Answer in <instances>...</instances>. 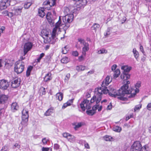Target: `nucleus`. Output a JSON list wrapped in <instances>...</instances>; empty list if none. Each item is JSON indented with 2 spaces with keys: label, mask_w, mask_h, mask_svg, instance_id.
Instances as JSON below:
<instances>
[{
  "label": "nucleus",
  "mask_w": 151,
  "mask_h": 151,
  "mask_svg": "<svg viewBox=\"0 0 151 151\" xmlns=\"http://www.w3.org/2000/svg\"><path fill=\"white\" fill-rule=\"evenodd\" d=\"M20 147V145L18 143H16L14 145L13 148L15 149L16 148L19 149Z\"/></svg>",
  "instance_id": "obj_48"
},
{
  "label": "nucleus",
  "mask_w": 151,
  "mask_h": 151,
  "mask_svg": "<svg viewBox=\"0 0 151 151\" xmlns=\"http://www.w3.org/2000/svg\"><path fill=\"white\" fill-rule=\"evenodd\" d=\"M68 50L67 46H66L62 49V52L63 54H66Z\"/></svg>",
  "instance_id": "obj_41"
},
{
  "label": "nucleus",
  "mask_w": 151,
  "mask_h": 151,
  "mask_svg": "<svg viewBox=\"0 0 151 151\" xmlns=\"http://www.w3.org/2000/svg\"><path fill=\"white\" fill-rule=\"evenodd\" d=\"M54 109L52 108L49 109L45 113V115L49 116L51 115L53 112Z\"/></svg>",
  "instance_id": "obj_24"
},
{
  "label": "nucleus",
  "mask_w": 151,
  "mask_h": 151,
  "mask_svg": "<svg viewBox=\"0 0 151 151\" xmlns=\"http://www.w3.org/2000/svg\"><path fill=\"white\" fill-rule=\"evenodd\" d=\"M56 97L57 99L61 101L62 100L63 98V94L61 92L57 93L56 94Z\"/></svg>",
  "instance_id": "obj_26"
},
{
  "label": "nucleus",
  "mask_w": 151,
  "mask_h": 151,
  "mask_svg": "<svg viewBox=\"0 0 151 151\" xmlns=\"http://www.w3.org/2000/svg\"><path fill=\"white\" fill-rule=\"evenodd\" d=\"M78 41L80 42L81 43L83 44V45L86 43V42L83 39L81 38L78 39Z\"/></svg>",
  "instance_id": "obj_49"
},
{
  "label": "nucleus",
  "mask_w": 151,
  "mask_h": 151,
  "mask_svg": "<svg viewBox=\"0 0 151 151\" xmlns=\"http://www.w3.org/2000/svg\"><path fill=\"white\" fill-rule=\"evenodd\" d=\"M73 99H70L68 100L67 102L66 103L69 106H70L71 104L73 103Z\"/></svg>",
  "instance_id": "obj_55"
},
{
  "label": "nucleus",
  "mask_w": 151,
  "mask_h": 151,
  "mask_svg": "<svg viewBox=\"0 0 151 151\" xmlns=\"http://www.w3.org/2000/svg\"><path fill=\"white\" fill-rule=\"evenodd\" d=\"M19 106L16 102H13L11 105V109L14 112L17 110L19 109Z\"/></svg>",
  "instance_id": "obj_20"
},
{
  "label": "nucleus",
  "mask_w": 151,
  "mask_h": 151,
  "mask_svg": "<svg viewBox=\"0 0 151 151\" xmlns=\"http://www.w3.org/2000/svg\"><path fill=\"white\" fill-rule=\"evenodd\" d=\"M50 13L49 12H48L46 15V18L50 23H53L52 22V20L51 19V18L50 16Z\"/></svg>",
  "instance_id": "obj_34"
},
{
  "label": "nucleus",
  "mask_w": 151,
  "mask_h": 151,
  "mask_svg": "<svg viewBox=\"0 0 151 151\" xmlns=\"http://www.w3.org/2000/svg\"><path fill=\"white\" fill-rule=\"evenodd\" d=\"M54 148L55 149L58 150L59 148V145L57 144H55L54 145Z\"/></svg>",
  "instance_id": "obj_57"
},
{
  "label": "nucleus",
  "mask_w": 151,
  "mask_h": 151,
  "mask_svg": "<svg viewBox=\"0 0 151 151\" xmlns=\"http://www.w3.org/2000/svg\"><path fill=\"white\" fill-rule=\"evenodd\" d=\"M44 10V9L42 8L39 9L38 10L39 15L42 17H43L45 15Z\"/></svg>",
  "instance_id": "obj_23"
},
{
  "label": "nucleus",
  "mask_w": 151,
  "mask_h": 151,
  "mask_svg": "<svg viewBox=\"0 0 151 151\" xmlns=\"http://www.w3.org/2000/svg\"><path fill=\"white\" fill-rule=\"evenodd\" d=\"M106 109L107 110H111L112 109V105L111 103L107 106Z\"/></svg>",
  "instance_id": "obj_59"
},
{
  "label": "nucleus",
  "mask_w": 151,
  "mask_h": 151,
  "mask_svg": "<svg viewBox=\"0 0 151 151\" xmlns=\"http://www.w3.org/2000/svg\"><path fill=\"white\" fill-rule=\"evenodd\" d=\"M99 103V102H98V103ZM96 103L97 104L94 105V106H98L97 107V109L98 110V111H100L101 110V109H102V106L101 105L99 106V105H97L98 103Z\"/></svg>",
  "instance_id": "obj_52"
},
{
  "label": "nucleus",
  "mask_w": 151,
  "mask_h": 151,
  "mask_svg": "<svg viewBox=\"0 0 151 151\" xmlns=\"http://www.w3.org/2000/svg\"><path fill=\"white\" fill-rule=\"evenodd\" d=\"M107 51L105 49L102 48L100 50L98 51V53L99 54H103L104 53H106Z\"/></svg>",
  "instance_id": "obj_42"
},
{
  "label": "nucleus",
  "mask_w": 151,
  "mask_h": 151,
  "mask_svg": "<svg viewBox=\"0 0 151 151\" xmlns=\"http://www.w3.org/2000/svg\"><path fill=\"white\" fill-rule=\"evenodd\" d=\"M132 68L131 67L128 66L127 65H123L121 67V69L123 70V73H128L131 69Z\"/></svg>",
  "instance_id": "obj_19"
},
{
  "label": "nucleus",
  "mask_w": 151,
  "mask_h": 151,
  "mask_svg": "<svg viewBox=\"0 0 151 151\" xmlns=\"http://www.w3.org/2000/svg\"><path fill=\"white\" fill-rule=\"evenodd\" d=\"M67 139L68 141L70 142H73L75 140L74 136L70 134L68 136Z\"/></svg>",
  "instance_id": "obj_27"
},
{
  "label": "nucleus",
  "mask_w": 151,
  "mask_h": 151,
  "mask_svg": "<svg viewBox=\"0 0 151 151\" xmlns=\"http://www.w3.org/2000/svg\"><path fill=\"white\" fill-rule=\"evenodd\" d=\"M130 83L129 81H126V83L117 91L114 89L112 86L109 87V89L105 87L98 88L95 89V95L91 99V102L92 103L95 101L97 103L99 102L101 100L103 93L105 94L108 93L110 96L114 97H116L117 96H123L129 92L128 89V85Z\"/></svg>",
  "instance_id": "obj_1"
},
{
  "label": "nucleus",
  "mask_w": 151,
  "mask_h": 151,
  "mask_svg": "<svg viewBox=\"0 0 151 151\" xmlns=\"http://www.w3.org/2000/svg\"><path fill=\"white\" fill-rule=\"evenodd\" d=\"M98 106H94L93 107L92 109L86 111L87 114L91 116H92L96 112V110L97 109Z\"/></svg>",
  "instance_id": "obj_16"
},
{
  "label": "nucleus",
  "mask_w": 151,
  "mask_h": 151,
  "mask_svg": "<svg viewBox=\"0 0 151 151\" xmlns=\"http://www.w3.org/2000/svg\"><path fill=\"white\" fill-rule=\"evenodd\" d=\"M69 134L68 133H64L63 134V135L64 137L66 138H67L68 136L69 135Z\"/></svg>",
  "instance_id": "obj_61"
},
{
  "label": "nucleus",
  "mask_w": 151,
  "mask_h": 151,
  "mask_svg": "<svg viewBox=\"0 0 151 151\" xmlns=\"http://www.w3.org/2000/svg\"><path fill=\"white\" fill-rule=\"evenodd\" d=\"M84 123L82 122L78 123L75 124L74 128L76 130L77 129L81 127L82 126L84 125Z\"/></svg>",
  "instance_id": "obj_33"
},
{
  "label": "nucleus",
  "mask_w": 151,
  "mask_h": 151,
  "mask_svg": "<svg viewBox=\"0 0 151 151\" xmlns=\"http://www.w3.org/2000/svg\"><path fill=\"white\" fill-rule=\"evenodd\" d=\"M32 5V3L31 2H26L24 5V7L25 9H27L29 8Z\"/></svg>",
  "instance_id": "obj_36"
},
{
  "label": "nucleus",
  "mask_w": 151,
  "mask_h": 151,
  "mask_svg": "<svg viewBox=\"0 0 151 151\" xmlns=\"http://www.w3.org/2000/svg\"><path fill=\"white\" fill-rule=\"evenodd\" d=\"M44 55L45 54L44 53H42L40 55L39 57L37 59V62H40V60L43 57Z\"/></svg>",
  "instance_id": "obj_47"
},
{
  "label": "nucleus",
  "mask_w": 151,
  "mask_h": 151,
  "mask_svg": "<svg viewBox=\"0 0 151 151\" xmlns=\"http://www.w3.org/2000/svg\"><path fill=\"white\" fill-rule=\"evenodd\" d=\"M70 77V73H67L66 74L65 78V82L68 81Z\"/></svg>",
  "instance_id": "obj_44"
},
{
  "label": "nucleus",
  "mask_w": 151,
  "mask_h": 151,
  "mask_svg": "<svg viewBox=\"0 0 151 151\" xmlns=\"http://www.w3.org/2000/svg\"><path fill=\"white\" fill-rule=\"evenodd\" d=\"M140 51L143 53H144L145 52L143 50V47L141 45L140 47Z\"/></svg>",
  "instance_id": "obj_64"
},
{
  "label": "nucleus",
  "mask_w": 151,
  "mask_h": 151,
  "mask_svg": "<svg viewBox=\"0 0 151 151\" xmlns=\"http://www.w3.org/2000/svg\"><path fill=\"white\" fill-rule=\"evenodd\" d=\"M133 52L135 58L137 60L139 56L138 52L136 50L135 48H134L133 50Z\"/></svg>",
  "instance_id": "obj_30"
},
{
  "label": "nucleus",
  "mask_w": 151,
  "mask_h": 151,
  "mask_svg": "<svg viewBox=\"0 0 151 151\" xmlns=\"http://www.w3.org/2000/svg\"><path fill=\"white\" fill-rule=\"evenodd\" d=\"M33 46V43L29 42H28L24 44L23 48L24 55H26L28 51L31 50Z\"/></svg>",
  "instance_id": "obj_9"
},
{
  "label": "nucleus",
  "mask_w": 151,
  "mask_h": 151,
  "mask_svg": "<svg viewBox=\"0 0 151 151\" xmlns=\"http://www.w3.org/2000/svg\"><path fill=\"white\" fill-rule=\"evenodd\" d=\"M24 68V63L21 60H19L16 62L15 64L14 71L17 74L22 73Z\"/></svg>",
  "instance_id": "obj_5"
},
{
  "label": "nucleus",
  "mask_w": 151,
  "mask_h": 151,
  "mask_svg": "<svg viewBox=\"0 0 151 151\" xmlns=\"http://www.w3.org/2000/svg\"><path fill=\"white\" fill-rule=\"evenodd\" d=\"M112 78L111 77H110L109 76H107L105 80H104L102 82L101 85V87L100 88L104 87L106 88L105 86H108L109 84L112 81Z\"/></svg>",
  "instance_id": "obj_12"
},
{
  "label": "nucleus",
  "mask_w": 151,
  "mask_h": 151,
  "mask_svg": "<svg viewBox=\"0 0 151 151\" xmlns=\"http://www.w3.org/2000/svg\"><path fill=\"white\" fill-rule=\"evenodd\" d=\"M104 139L107 141H111L112 139V137L111 136L106 135L104 137Z\"/></svg>",
  "instance_id": "obj_35"
},
{
  "label": "nucleus",
  "mask_w": 151,
  "mask_h": 151,
  "mask_svg": "<svg viewBox=\"0 0 151 151\" xmlns=\"http://www.w3.org/2000/svg\"><path fill=\"white\" fill-rule=\"evenodd\" d=\"M86 67L82 65L77 66L76 67V70L78 71H83L85 70Z\"/></svg>",
  "instance_id": "obj_31"
},
{
  "label": "nucleus",
  "mask_w": 151,
  "mask_h": 151,
  "mask_svg": "<svg viewBox=\"0 0 151 151\" xmlns=\"http://www.w3.org/2000/svg\"><path fill=\"white\" fill-rule=\"evenodd\" d=\"M121 127L118 126H116L114 128V130L117 132H120L121 131Z\"/></svg>",
  "instance_id": "obj_38"
},
{
  "label": "nucleus",
  "mask_w": 151,
  "mask_h": 151,
  "mask_svg": "<svg viewBox=\"0 0 151 151\" xmlns=\"http://www.w3.org/2000/svg\"><path fill=\"white\" fill-rule=\"evenodd\" d=\"M147 109L149 110H151V103L148 104L147 106Z\"/></svg>",
  "instance_id": "obj_60"
},
{
  "label": "nucleus",
  "mask_w": 151,
  "mask_h": 151,
  "mask_svg": "<svg viewBox=\"0 0 151 151\" xmlns=\"http://www.w3.org/2000/svg\"><path fill=\"white\" fill-rule=\"evenodd\" d=\"M141 147V145L140 142L136 141L132 145L130 151H140Z\"/></svg>",
  "instance_id": "obj_8"
},
{
  "label": "nucleus",
  "mask_w": 151,
  "mask_h": 151,
  "mask_svg": "<svg viewBox=\"0 0 151 151\" xmlns=\"http://www.w3.org/2000/svg\"><path fill=\"white\" fill-rule=\"evenodd\" d=\"M87 3L86 0H78L77 1L76 4L77 8H83L86 6Z\"/></svg>",
  "instance_id": "obj_11"
},
{
  "label": "nucleus",
  "mask_w": 151,
  "mask_h": 151,
  "mask_svg": "<svg viewBox=\"0 0 151 151\" xmlns=\"http://www.w3.org/2000/svg\"><path fill=\"white\" fill-rule=\"evenodd\" d=\"M91 99L90 102L87 99H84L83 101L80 104L81 108L83 111H84L86 110V109H89L91 108V104L93 103H91Z\"/></svg>",
  "instance_id": "obj_7"
},
{
  "label": "nucleus",
  "mask_w": 151,
  "mask_h": 151,
  "mask_svg": "<svg viewBox=\"0 0 151 151\" xmlns=\"http://www.w3.org/2000/svg\"><path fill=\"white\" fill-rule=\"evenodd\" d=\"M148 147L147 145H145L143 147H141L140 151H147Z\"/></svg>",
  "instance_id": "obj_43"
},
{
  "label": "nucleus",
  "mask_w": 151,
  "mask_h": 151,
  "mask_svg": "<svg viewBox=\"0 0 151 151\" xmlns=\"http://www.w3.org/2000/svg\"><path fill=\"white\" fill-rule=\"evenodd\" d=\"M52 79L51 73L50 72H49L45 76L44 80L45 82H47L51 80Z\"/></svg>",
  "instance_id": "obj_22"
},
{
  "label": "nucleus",
  "mask_w": 151,
  "mask_h": 151,
  "mask_svg": "<svg viewBox=\"0 0 151 151\" xmlns=\"http://www.w3.org/2000/svg\"><path fill=\"white\" fill-rule=\"evenodd\" d=\"M61 25V21L60 19L56 23L55 25V28H54L52 34L51 35H49L43 38L44 39V42L45 43H48L50 42L51 40L52 37L53 38H54L56 36V33L60 32V26Z\"/></svg>",
  "instance_id": "obj_2"
},
{
  "label": "nucleus",
  "mask_w": 151,
  "mask_h": 151,
  "mask_svg": "<svg viewBox=\"0 0 151 151\" xmlns=\"http://www.w3.org/2000/svg\"><path fill=\"white\" fill-rule=\"evenodd\" d=\"M69 106L66 103H65L63 105V106H62V108L63 109H64L67 106Z\"/></svg>",
  "instance_id": "obj_63"
},
{
  "label": "nucleus",
  "mask_w": 151,
  "mask_h": 151,
  "mask_svg": "<svg viewBox=\"0 0 151 151\" xmlns=\"http://www.w3.org/2000/svg\"><path fill=\"white\" fill-rule=\"evenodd\" d=\"M10 5L9 0H1L0 1V10H1L6 9Z\"/></svg>",
  "instance_id": "obj_10"
},
{
  "label": "nucleus",
  "mask_w": 151,
  "mask_h": 151,
  "mask_svg": "<svg viewBox=\"0 0 151 151\" xmlns=\"http://www.w3.org/2000/svg\"><path fill=\"white\" fill-rule=\"evenodd\" d=\"M23 7L21 6H15L13 8L14 14L16 16L20 15Z\"/></svg>",
  "instance_id": "obj_13"
},
{
  "label": "nucleus",
  "mask_w": 151,
  "mask_h": 151,
  "mask_svg": "<svg viewBox=\"0 0 151 151\" xmlns=\"http://www.w3.org/2000/svg\"><path fill=\"white\" fill-rule=\"evenodd\" d=\"M55 1L53 0H49V5L50 6H54L55 4Z\"/></svg>",
  "instance_id": "obj_40"
},
{
  "label": "nucleus",
  "mask_w": 151,
  "mask_h": 151,
  "mask_svg": "<svg viewBox=\"0 0 151 151\" xmlns=\"http://www.w3.org/2000/svg\"><path fill=\"white\" fill-rule=\"evenodd\" d=\"M49 150V148L45 147H43L42 148V151H48Z\"/></svg>",
  "instance_id": "obj_58"
},
{
  "label": "nucleus",
  "mask_w": 151,
  "mask_h": 151,
  "mask_svg": "<svg viewBox=\"0 0 151 151\" xmlns=\"http://www.w3.org/2000/svg\"><path fill=\"white\" fill-rule=\"evenodd\" d=\"M40 91H42V95H45L46 93L45 89V88L42 87L40 88Z\"/></svg>",
  "instance_id": "obj_51"
},
{
  "label": "nucleus",
  "mask_w": 151,
  "mask_h": 151,
  "mask_svg": "<svg viewBox=\"0 0 151 151\" xmlns=\"http://www.w3.org/2000/svg\"><path fill=\"white\" fill-rule=\"evenodd\" d=\"M8 148L6 146L3 147L1 149V151H8Z\"/></svg>",
  "instance_id": "obj_50"
},
{
  "label": "nucleus",
  "mask_w": 151,
  "mask_h": 151,
  "mask_svg": "<svg viewBox=\"0 0 151 151\" xmlns=\"http://www.w3.org/2000/svg\"><path fill=\"white\" fill-rule=\"evenodd\" d=\"M42 143L44 145H45L47 143V140L46 138H44L42 140Z\"/></svg>",
  "instance_id": "obj_56"
},
{
  "label": "nucleus",
  "mask_w": 151,
  "mask_h": 151,
  "mask_svg": "<svg viewBox=\"0 0 151 151\" xmlns=\"http://www.w3.org/2000/svg\"><path fill=\"white\" fill-rule=\"evenodd\" d=\"M84 144L85 147L87 149H89L90 148V147H89V145L88 143H87L86 142L84 141Z\"/></svg>",
  "instance_id": "obj_54"
},
{
  "label": "nucleus",
  "mask_w": 151,
  "mask_h": 151,
  "mask_svg": "<svg viewBox=\"0 0 151 151\" xmlns=\"http://www.w3.org/2000/svg\"><path fill=\"white\" fill-rule=\"evenodd\" d=\"M141 83L140 81H138L135 85V87L136 89H132L131 91L129 90V92L127 94L129 95L128 96L129 98H130L133 97L137 93H138L139 91V90L138 88H139L141 86Z\"/></svg>",
  "instance_id": "obj_6"
},
{
  "label": "nucleus",
  "mask_w": 151,
  "mask_h": 151,
  "mask_svg": "<svg viewBox=\"0 0 151 151\" xmlns=\"http://www.w3.org/2000/svg\"><path fill=\"white\" fill-rule=\"evenodd\" d=\"M120 71L119 69H117L114 72V78L118 77L120 74Z\"/></svg>",
  "instance_id": "obj_32"
},
{
  "label": "nucleus",
  "mask_w": 151,
  "mask_h": 151,
  "mask_svg": "<svg viewBox=\"0 0 151 151\" xmlns=\"http://www.w3.org/2000/svg\"><path fill=\"white\" fill-rule=\"evenodd\" d=\"M121 79L124 80V81L127 80L130 78V75L128 73H123L120 76Z\"/></svg>",
  "instance_id": "obj_17"
},
{
  "label": "nucleus",
  "mask_w": 151,
  "mask_h": 151,
  "mask_svg": "<svg viewBox=\"0 0 151 151\" xmlns=\"http://www.w3.org/2000/svg\"><path fill=\"white\" fill-rule=\"evenodd\" d=\"M69 9L67 7H66L65 8L64 13L65 14H70V12Z\"/></svg>",
  "instance_id": "obj_39"
},
{
  "label": "nucleus",
  "mask_w": 151,
  "mask_h": 151,
  "mask_svg": "<svg viewBox=\"0 0 151 151\" xmlns=\"http://www.w3.org/2000/svg\"><path fill=\"white\" fill-rule=\"evenodd\" d=\"M142 107V105L141 104H139V105H137L135 106L134 109V110L135 111L136 110L140 109Z\"/></svg>",
  "instance_id": "obj_46"
},
{
  "label": "nucleus",
  "mask_w": 151,
  "mask_h": 151,
  "mask_svg": "<svg viewBox=\"0 0 151 151\" xmlns=\"http://www.w3.org/2000/svg\"><path fill=\"white\" fill-rule=\"evenodd\" d=\"M22 121L21 124L22 126L21 129H20L21 132L23 131V128L27 127V122L29 117V112L28 109L26 108L23 109L22 111Z\"/></svg>",
  "instance_id": "obj_4"
},
{
  "label": "nucleus",
  "mask_w": 151,
  "mask_h": 151,
  "mask_svg": "<svg viewBox=\"0 0 151 151\" xmlns=\"http://www.w3.org/2000/svg\"><path fill=\"white\" fill-rule=\"evenodd\" d=\"M20 83L17 79H15L11 83V86L13 88H16L18 87Z\"/></svg>",
  "instance_id": "obj_21"
},
{
  "label": "nucleus",
  "mask_w": 151,
  "mask_h": 151,
  "mask_svg": "<svg viewBox=\"0 0 151 151\" xmlns=\"http://www.w3.org/2000/svg\"><path fill=\"white\" fill-rule=\"evenodd\" d=\"M100 27V26L99 24H97L95 23L93 24L92 26V29L95 30V31L96 32V31L99 29Z\"/></svg>",
  "instance_id": "obj_29"
},
{
  "label": "nucleus",
  "mask_w": 151,
  "mask_h": 151,
  "mask_svg": "<svg viewBox=\"0 0 151 151\" xmlns=\"http://www.w3.org/2000/svg\"><path fill=\"white\" fill-rule=\"evenodd\" d=\"M41 36L43 38L47 36L49 34V32H47L46 30L43 29L42 30L41 32Z\"/></svg>",
  "instance_id": "obj_25"
},
{
  "label": "nucleus",
  "mask_w": 151,
  "mask_h": 151,
  "mask_svg": "<svg viewBox=\"0 0 151 151\" xmlns=\"http://www.w3.org/2000/svg\"><path fill=\"white\" fill-rule=\"evenodd\" d=\"M8 96L2 95L0 96V104H4L6 103L8 99Z\"/></svg>",
  "instance_id": "obj_15"
},
{
  "label": "nucleus",
  "mask_w": 151,
  "mask_h": 151,
  "mask_svg": "<svg viewBox=\"0 0 151 151\" xmlns=\"http://www.w3.org/2000/svg\"><path fill=\"white\" fill-rule=\"evenodd\" d=\"M4 12L7 14L8 16L9 17H11L13 16L14 13L12 12H9L8 13V12L6 11H4Z\"/></svg>",
  "instance_id": "obj_45"
},
{
  "label": "nucleus",
  "mask_w": 151,
  "mask_h": 151,
  "mask_svg": "<svg viewBox=\"0 0 151 151\" xmlns=\"http://www.w3.org/2000/svg\"><path fill=\"white\" fill-rule=\"evenodd\" d=\"M61 62L63 63H66L68 62V58L67 57H64L61 59Z\"/></svg>",
  "instance_id": "obj_37"
},
{
  "label": "nucleus",
  "mask_w": 151,
  "mask_h": 151,
  "mask_svg": "<svg viewBox=\"0 0 151 151\" xmlns=\"http://www.w3.org/2000/svg\"><path fill=\"white\" fill-rule=\"evenodd\" d=\"M9 86L8 82L5 80H0V88L4 89H6Z\"/></svg>",
  "instance_id": "obj_14"
},
{
  "label": "nucleus",
  "mask_w": 151,
  "mask_h": 151,
  "mask_svg": "<svg viewBox=\"0 0 151 151\" xmlns=\"http://www.w3.org/2000/svg\"><path fill=\"white\" fill-rule=\"evenodd\" d=\"M72 54L75 56H77L78 55V52L76 51H73L72 52Z\"/></svg>",
  "instance_id": "obj_53"
},
{
  "label": "nucleus",
  "mask_w": 151,
  "mask_h": 151,
  "mask_svg": "<svg viewBox=\"0 0 151 151\" xmlns=\"http://www.w3.org/2000/svg\"><path fill=\"white\" fill-rule=\"evenodd\" d=\"M84 47L82 48V53L83 54L85 55L86 52L89 50V45L88 43H86L83 45Z\"/></svg>",
  "instance_id": "obj_18"
},
{
  "label": "nucleus",
  "mask_w": 151,
  "mask_h": 151,
  "mask_svg": "<svg viewBox=\"0 0 151 151\" xmlns=\"http://www.w3.org/2000/svg\"><path fill=\"white\" fill-rule=\"evenodd\" d=\"M117 67V65L116 64L112 66L111 70L113 71L115 70Z\"/></svg>",
  "instance_id": "obj_62"
},
{
  "label": "nucleus",
  "mask_w": 151,
  "mask_h": 151,
  "mask_svg": "<svg viewBox=\"0 0 151 151\" xmlns=\"http://www.w3.org/2000/svg\"><path fill=\"white\" fill-rule=\"evenodd\" d=\"M33 69V67L29 66L28 67L26 71V76L27 77L29 76L30 74V72Z\"/></svg>",
  "instance_id": "obj_28"
},
{
  "label": "nucleus",
  "mask_w": 151,
  "mask_h": 151,
  "mask_svg": "<svg viewBox=\"0 0 151 151\" xmlns=\"http://www.w3.org/2000/svg\"><path fill=\"white\" fill-rule=\"evenodd\" d=\"M74 18L73 15L72 14H66L63 17L62 20L63 22L64 23L63 24L61 22V25L60 27L63 25H65L64 27V29L65 30H66L70 26V23L73 20ZM60 19L61 20L60 17H59V20Z\"/></svg>",
  "instance_id": "obj_3"
}]
</instances>
